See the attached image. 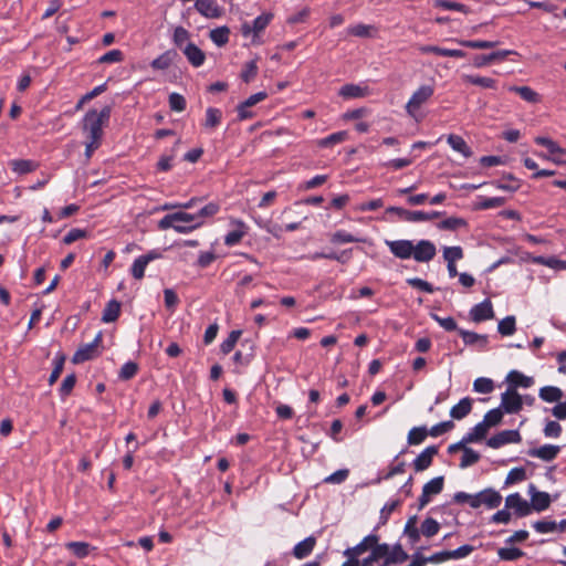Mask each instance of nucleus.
Returning a JSON list of instances; mask_svg holds the SVG:
<instances>
[{"label": "nucleus", "instance_id": "obj_1", "mask_svg": "<svg viewBox=\"0 0 566 566\" xmlns=\"http://www.w3.org/2000/svg\"><path fill=\"white\" fill-rule=\"evenodd\" d=\"M202 224L203 221L199 220L198 213L178 211L161 218L158 222V228L160 230L174 229L178 233L187 234Z\"/></svg>", "mask_w": 566, "mask_h": 566}, {"label": "nucleus", "instance_id": "obj_2", "mask_svg": "<svg viewBox=\"0 0 566 566\" xmlns=\"http://www.w3.org/2000/svg\"><path fill=\"white\" fill-rule=\"evenodd\" d=\"M453 501L458 504L468 503L472 509H479L484 505L489 510L496 509L501 505L502 495L499 491L488 488L475 494H469L465 492H457L453 495Z\"/></svg>", "mask_w": 566, "mask_h": 566}, {"label": "nucleus", "instance_id": "obj_3", "mask_svg": "<svg viewBox=\"0 0 566 566\" xmlns=\"http://www.w3.org/2000/svg\"><path fill=\"white\" fill-rule=\"evenodd\" d=\"M111 112L109 105L104 106L99 112L94 108L86 112L82 120L86 139L102 142L103 127L108 123Z\"/></svg>", "mask_w": 566, "mask_h": 566}, {"label": "nucleus", "instance_id": "obj_4", "mask_svg": "<svg viewBox=\"0 0 566 566\" xmlns=\"http://www.w3.org/2000/svg\"><path fill=\"white\" fill-rule=\"evenodd\" d=\"M273 19L272 13H262L258 15L251 23L243 22L241 25V34L244 38L251 36V43L255 45L262 44L260 34L266 29Z\"/></svg>", "mask_w": 566, "mask_h": 566}, {"label": "nucleus", "instance_id": "obj_5", "mask_svg": "<svg viewBox=\"0 0 566 566\" xmlns=\"http://www.w3.org/2000/svg\"><path fill=\"white\" fill-rule=\"evenodd\" d=\"M387 213L396 214L399 220L406 221V222H423V221H430L436 218H439L443 214V212L440 211H411L407 210L401 207H388L386 210Z\"/></svg>", "mask_w": 566, "mask_h": 566}, {"label": "nucleus", "instance_id": "obj_6", "mask_svg": "<svg viewBox=\"0 0 566 566\" xmlns=\"http://www.w3.org/2000/svg\"><path fill=\"white\" fill-rule=\"evenodd\" d=\"M433 93L434 88L432 85H421L418 87L407 102L406 112L410 116L416 117L420 107L431 98Z\"/></svg>", "mask_w": 566, "mask_h": 566}, {"label": "nucleus", "instance_id": "obj_7", "mask_svg": "<svg viewBox=\"0 0 566 566\" xmlns=\"http://www.w3.org/2000/svg\"><path fill=\"white\" fill-rule=\"evenodd\" d=\"M535 143L545 147L549 153V156L538 154L539 157L551 160L556 165L566 164V160L563 159V156L566 155V149L560 147L555 140L549 137L537 136Z\"/></svg>", "mask_w": 566, "mask_h": 566}, {"label": "nucleus", "instance_id": "obj_8", "mask_svg": "<svg viewBox=\"0 0 566 566\" xmlns=\"http://www.w3.org/2000/svg\"><path fill=\"white\" fill-rule=\"evenodd\" d=\"M164 256L163 251L160 249H153L147 253L139 255L136 258L130 268V274L136 280H142L145 276L146 266L155 261L159 260Z\"/></svg>", "mask_w": 566, "mask_h": 566}, {"label": "nucleus", "instance_id": "obj_9", "mask_svg": "<svg viewBox=\"0 0 566 566\" xmlns=\"http://www.w3.org/2000/svg\"><path fill=\"white\" fill-rule=\"evenodd\" d=\"M413 249L411 258L421 263L430 262L437 254L434 243L426 239L419 240L416 244L413 243Z\"/></svg>", "mask_w": 566, "mask_h": 566}, {"label": "nucleus", "instance_id": "obj_10", "mask_svg": "<svg viewBox=\"0 0 566 566\" xmlns=\"http://www.w3.org/2000/svg\"><path fill=\"white\" fill-rule=\"evenodd\" d=\"M443 483V476H436L423 485L422 493L418 500V510H422L430 502L431 495H437L442 492Z\"/></svg>", "mask_w": 566, "mask_h": 566}, {"label": "nucleus", "instance_id": "obj_11", "mask_svg": "<svg viewBox=\"0 0 566 566\" xmlns=\"http://www.w3.org/2000/svg\"><path fill=\"white\" fill-rule=\"evenodd\" d=\"M385 243L388 247L390 253L400 260L410 259L415 250L412 240H386Z\"/></svg>", "mask_w": 566, "mask_h": 566}, {"label": "nucleus", "instance_id": "obj_12", "mask_svg": "<svg viewBox=\"0 0 566 566\" xmlns=\"http://www.w3.org/2000/svg\"><path fill=\"white\" fill-rule=\"evenodd\" d=\"M500 408L505 413H517L523 408V400L521 395L516 390L509 388L501 395Z\"/></svg>", "mask_w": 566, "mask_h": 566}, {"label": "nucleus", "instance_id": "obj_13", "mask_svg": "<svg viewBox=\"0 0 566 566\" xmlns=\"http://www.w3.org/2000/svg\"><path fill=\"white\" fill-rule=\"evenodd\" d=\"M522 437L518 430H503L488 439L486 444L492 449H499L509 443H520Z\"/></svg>", "mask_w": 566, "mask_h": 566}, {"label": "nucleus", "instance_id": "obj_14", "mask_svg": "<svg viewBox=\"0 0 566 566\" xmlns=\"http://www.w3.org/2000/svg\"><path fill=\"white\" fill-rule=\"evenodd\" d=\"M101 340L102 335L97 334L91 343L81 346L73 355V363L81 364L96 357L98 355L97 346Z\"/></svg>", "mask_w": 566, "mask_h": 566}, {"label": "nucleus", "instance_id": "obj_15", "mask_svg": "<svg viewBox=\"0 0 566 566\" xmlns=\"http://www.w3.org/2000/svg\"><path fill=\"white\" fill-rule=\"evenodd\" d=\"M232 229L224 235V244L227 247L237 245L248 233V226L240 219H231Z\"/></svg>", "mask_w": 566, "mask_h": 566}, {"label": "nucleus", "instance_id": "obj_16", "mask_svg": "<svg viewBox=\"0 0 566 566\" xmlns=\"http://www.w3.org/2000/svg\"><path fill=\"white\" fill-rule=\"evenodd\" d=\"M505 507L514 510V513L518 517H524L531 514L530 503L517 492L506 496Z\"/></svg>", "mask_w": 566, "mask_h": 566}, {"label": "nucleus", "instance_id": "obj_17", "mask_svg": "<svg viewBox=\"0 0 566 566\" xmlns=\"http://www.w3.org/2000/svg\"><path fill=\"white\" fill-rule=\"evenodd\" d=\"M193 7L207 19H218L223 14L222 7L214 0H196Z\"/></svg>", "mask_w": 566, "mask_h": 566}, {"label": "nucleus", "instance_id": "obj_18", "mask_svg": "<svg viewBox=\"0 0 566 566\" xmlns=\"http://www.w3.org/2000/svg\"><path fill=\"white\" fill-rule=\"evenodd\" d=\"M494 317V311L492 302L485 298L479 304H475L470 310V318L475 323H481Z\"/></svg>", "mask_w": 566, "mask_h": 566}, {"label": "nucleus", "instance_id": "obj_19", "mask_svg": "<svg viewBox=\"0 0 566 566\" xmlns=\"http://www.w3.org/2000/svg\"><path fill=\"white\" fill-rule=\"evenodd\" d=\"M528 494L531 496V511L542 512L549 507L551 496L547 492L537 491L534 484H530Z\"/></svg>", "mask_w": 566, "mask_h": 566}, {"label": "nucleus", "instance_id": "obj_20", "mask_svg": "<svg viewBox=\"0 0 566 566\" xmlns=\"http://www.w3.org/2000/svg\"><path fill=\"white\" fill-rule=\"evenodd\" d=\"M378 541H379V536L376 534V531L374 530V532H371L370 534L365 536L357 545H355L353 547H347L343 552V555H352V556H355L358 558L360 555H363L367 551L371 552L373 545L377 544Z\"/></svg>", "mask_w": 566, "mask_h": 566}, {"label": "nucleus", "instance_id": "obj_21", "mask_svg": "<svg viewBox=\"0 0 566 566\" xmlns=\"http://www.w3.org/2000/svg\"><path fill=\"white\" fill-rule=\"evenodd\" d=\"M438 453V447L429 446L421 451L420 454L412 461V467L416 472L427 470L431 464L433 457Z\"/></svg>", "mask_w": 566, "mask_h": 566}, {"label": "nucleus", "instance_id": "obj_22", "mask_svg": "<svg viewBox=\"0 0 566 566\" xmlns=\"http://www.w3.org/2000/svg\"><path fill=\"white\" fill-rule=\"evenodd\" d=\"M182 53L193 67H200L206 61L205 52L193 42H188L182 48Z\"/></svg>", "mask_w": 566, "mask_h": 566}, {"label": "nucleus", "instance_id": "obj_23", "mask_svg": "<svg viewBox=\"0 0 566 566\" xmlns=\"http://www.w3.org/2000/svg\"><path fill=\"white\" fill-rule=\"evenodd\" d=\"M559 451V446L544 444L539 448L530 449L528 455L549 462L557 458Z\"/></svg>", "mask_w": 566, "mask_h": 566}, {"label": "nucleus", "instance_id": "obj_24", "mask_svg": "<svg viewBox=\"0 0 566 566\" xmlns=\"http://www.w3.org/2000/svg\"><path fill=\"white\" fill-rule=\"evenodd\" d=\"M459 335L461 336L463 343L467 346H479L481 349H484L489 344V337L484 334H478L475 332H470L465 329H458Z\"/></svg>", "mask_w": 566, "mask_h": 566}, {"label": "nucleus", "instance_id": "obj_25", "mask_svg": "<svg viewBox=\"0 0 566 566\" xmlns=\"http://www.w3.org/2000/svg\"><path fill=\"white\" fill-rule=\"evenodd\" d=\"M316 545V538L308 536L303 541L298 542L292 549V554L297 559H304L308 557L314 551Z\"/></svg>", "mask_w": 566, "mask_h": 566}, {"label": "nucleus", "instance_id": "obj_26", "mask_svg": "<svg viewBox=\"0 0 566 566\" xmlns=\"http://www.w3.org/2000/svg\"><path fill=\"white\" fill-rule=\"evenodd\" d=\"M418 50L423 54L433 53V54H437L440 56H449V57H458V59L465 56V52L462 50L444 49V48H440L437 45H420L418 48Z\"/></svg>", "mask_w": 566, "mask_h": 566}, {"label": "nucleus", "instance_id": "obj_27", "mask_svg": "<svg viewBox=\"0 0 566 566\" xmlns=\"http://www.w3.org/2000/svg\"><path fill=\"white\" fill-rule=\"evenodd\" d=\"M506 381L511 390H516L517 387L528 388L534 382L532 377L525 376L518 370H511L506 376Z\"/></svg>", "mask_w": 566, "mask_h": 566}, {"label": "nucleus", "instance_id": "obj_28", "mask_svg": "<svg viewBox=\"0 0 566 566\" xmlns=\"http://www.w3.org/2000/svg\"><path fill=\"white\" fill-rule=\"evenodd\" d=\"M417 520L418 518L416 515L410 516L407 520L405 527H403V536L407 537L408 543L411 546H415L420 541V536L422 535L420 527L417 526Z\"/></svg>", "mask_w": 566, "mask_h": 566}, {"label": "nucleus", "instance_id": "obj_29", "mask_svg": "<svg viewBox=\"0 0 566 566\" xmlns=\"http://www.w3.org/2000/svg\"><path fill=\"white\" fill-rule=\"evenodd\" d=\"M177 52L175 50H167L156 59H154L150 63V66L154 70L165 71L169 69V66L174 63L177 57Z\"/></svg>", "mask_w": 566, "mask_h": 566}, {"label": "nucleus", "instance_id": "obj_30", "mask_svg": "<svg viewBox=\"0 0 566 566\" xmlns=\"http://www.w3.org/2000/svg\"><path fill=\"white\" fill-rule=\"evenodd\" d=\"M447 142L454 151L461 154L463 157L469 158L472 156V150L463 137L450 134Z\"/></svg>", "mask_w": 566, "mask_h": 566}, {"label": "nucleus", "instance_id": "obj_31", "mask_svg": "<svg viewBox=\"0 0 566 566\" xmlns=\"http://www.w3.org/2000/svg\"><path fill=\"white\" fill-rule=\"evenodd\" d=\"M538 397L545 402L558 403L564 397V391L555 386H545L539 389Z\"/></svg>", "mask_w": 566, "mask_h": 566}, {"label": "nucleus", "instance_id": "obj_32", "mask_svg": "<svg viewBox=\"0 0 566 566\" xmlns=\"http://www.w3.org/2000/svg\"><path fill=\"white\" fill-rule=\"evenodd\" d=\"M338 94L344 98H359L368 94V87L357 84H345L340 87Z\"/></svg>", "mask_w": 566, "mask_h": 566}, {"label": "nucleus", "instance_id": "obj_33", "mask_svg": "<svg viewBox=\"0 0 566 566\" xmlns=\"http://www.w3.org/2000/svg\"><path fill=\"white\" fill-rule=\"evenodd\" d=\"M409 558V555L402 549L399 543L390 547V555L388 559H385L379 566H390L395 564H401Z\"/></svg>", "mask_w": 566, "mask_h": 566}, {"label": "nucleus", "instance_id": "obj_34", "mask_svg": "<svg viewBox=\"0 0 566 566\" xmlns=\"http://www.w3.org/2000/svg\"><path fill=\"white\" fill-rule=\"evenodd\" d=\"M472 410V400L469 397L462 398L455 406L450 410V416L453 419L461 420L467 417Z\"/></svg>", "mask_w": 566, "mask_h": 566}, {"label": "nucleus", "instance_id": "obj_35", "mask_svg": "<svg viewBox=\"0 0 566 566\" xmlns=\"http://www.w3.org/2000/svg\"><path fill=\"white\" fill-rule=\"evenodd\" d=\"M120 314V303L117 300H111L107 302L102 313L103 323L115 322Z\"/></svg>", "mask_w": 566, "mask_h": 566}, {"label": "nucleus", "instance_id": "obj_36", "mask_svg": "<svg viewBox=\"0 0 566 566\" xmlns=\"http://www.w3.org/2000/svg\"><path fill=\"white\" fill-rule=\"evenodd\" d=\"M509 91L518 94L522 99L532 104L541 101L539 94L530 86H510Z\"/></svg>", "mask_w": 566, "mask_h": 566}, {"label": "nucleus", "instance_id": "obj_37", "mask_svg": "<svg viewBox=\"0 0 566 566\" xmlns=\"http://www.w3.org/2000/svg\"><path fill=\"white\" fill-rule=\"evenodd\" d=\"M376 28L374 25L357 23L347 28V33L357 38H373L375 35Z\"/></svg>", "mask_w": 566, "mask_h": 566}, {"label": "nucleus", "instance_id": "obj_38", "mask_svg": "<svg viewBox=\"0 0 566 566\" xmlns=\"http://www.w3.org/2000/svg\"><path fill=\"white\" fill-rule=\"evenodd\" d=\"M462 80L465 83L481 86L484 88H495V86H496V81L492 77H486V76L465 74L462 76Z\"/></svg>", "mask_w": 566, "mask_h": 566}, {"label": "nucleus", "instance_id": "obj_39", "mask_svg": "<svg viewBox=\"0 0 566 566\" xmlns=\"http://www.w3.org/2000/svg\"><path fill=\"white\" fill-rule=\"evenodd\" d=\"M230 29L226 25L216 28L210 31V40L219 48L226 45L229 42Z\"/></svg>", "mask_w": 566, "mask_h": 566}, {"label": "nucleus", "instance_id": "obj_40", "mask_svg": "<svg viewBox=\"0 0 566 566\" xmlns=\"http://www.w3.org/2000/svg\"><path fill=\"white\" fill-rule=\"evenodd\" d=\"M488 427L483 423V421L476 423L469 432H467L464 437V442L472 443L480 441L486 437Z\"/></svg>", "mask_w": 566, "mask_h": 566}, {"label": "nucleus", "instance_id": "obj_41", "mask_svg": "<svg viewBox=\"0 0 566 566\" xmlns=\"http://www.w3.org/2000/svg\"><path fill=\"white\" fill-rule=\"evenodd\" d=\"M428 434L427 427H413L408 432L407 442L409 446H418L426 440Z\"/></svg>", "mask_w": 566, "mask_h": 566}, {"label": "nucleus", "instance_id": "obj_42", "mask_svg": "<svg viewBox=\"0 0 566 566\" xmlns=\"http://www.w3.org/2000/svg\"><path fill=\"white\" fill-rule=\"evenodd\" d=\"M437 227L440 230L455 231L460 228L468 227V222L465 219L460 217H449L439 222Z\"/></svg>", "mask_w": 566, "mask_h": 566}, {"label": "nucleus", "instance_id": "obj_43", "mask_svg": "<svg viewBox=\"0 0 566 566\" xmlns=\"http://www.w3.org/2000/svg\"><path fill=\"white\" fill-rule=\"evenodd\" d=\"M401 504V501L400 500H391L389 502H387L382 509L380 510V514H379V522L377 524V526L375 527V531H377L380 526L385 525L389 517H390V514Z\"/></svg>", "mask_w": 566, "mask_h": 566}, {"label": "nucleus", "instance_id": "obj_44", "mask_svg": "<svg viewBox=\"0 0 566 566\" xmlns=\"http://www.w3.org/2000/svg\"><path fill=\"white\" fill-rule=\"evenodd\" d=\"M347 136H348V134L345 130L336 132V133L328 135L327 137L319 139L317 142V145L321 148H328L336 144H340V143L345 142Z\"/></svg>", "mask_w": 566, "mask_h": 566}, {"label": "nucleus", "instance_id": "obj_45", "mask_svg": "<svg viewBox=\"0 0 566 566\" xmlns=\"http://www.w3.org/2000/svg\"><path fill=\"white\" fill-rule=\"evenodd\" d=\"M222 119V112L216 107H208L206 111V119L203 126L213 129L220 125Z\"/></svg>", "mask_w": 566, "mask_h": 566}, {"label": "nucleus", "instance_id": "obj_46", "mask_svg": "<svg viewBox=\"0 0 566 566\" xmlns=\"http://www.w3.org/2000/svg\"><path fill=\"white\" fill-rule=\"evenodd\" d=\"M516 331V319L515 316L509 315L501 319L497 324V332L502 336H511Z\"/></svg>", "mask_w": 566, "mask_h": 566}, {"label": "nucleus", "instance_id": "obj_47", "mask_svg": "<svg viewBox=\"0 0 566 566\" xmlns=\"http://www.w3.org/2000/svg\"><path fill=\"white\" fill-rule=\"evenodd\" d=\"M331 242L334 244H344L352 242H365V239L355 237L345 230H338L332 234Z\"/></svg>", "mask_w": 566, "mask_h": 566}, {"label": "nucleus", "instance_id": "obj_48", "mask_svg": "<svg viewBox=\"0 0 566 566\" xmlns=\"http://www.w3.org/2000/svg\"><path fill=\"white\" fill-rule=\"evenodd\" d=\"M421 534L428 538L433 537L440 531V524L433 517H427L420 525Z\"/></svg>", "mask_w": 566, "mask_h": 566}, {"label": "nucleus", "instance_id": "obj_49", "mask_svg": "<svg viewBox=\"0 0 566 566\" xmlns=\"http://www.w3.org/2000/svg\"><path fill=\"white\" fill-rule=\"evenodd\" d=\"M258 227L262 230H265L268 233L272 234L276 239H281L284 228L277 223L272 222L271 220H255Z\"/></svg>", "mask_w": 566, "mask_h": 566}, {"label": "nucleus", "instance_id": "obj_50", "mask_svg": "<svg viewBox=\"0 0 566 566\" xmlns=\"http://www.w3.org/2000/svg\"><path fill=\"white\" fill-rule=\"evenodd\" d=\"M370 555L373 556L375 562L382 563L385 559H388V557L390 555V545L387 543L380 544L378 541L377 544L373 545Z\"/></svg>", "mask_w": 566, "mask_h": 566}, {"label": "nucleus", "instance_id": "obj_51", "mask_svg": "<svg viewBox=\"0 0 566 566\" xmlns=\"http://www.w3.org/2000/svg\"><path fill=\"white\" fill-rule=\"evenodd\" d=\"M505 203L503 197H480V201L476 205L479 210H489L502 207Z\"/></svg>", "mask_w": 566, "mask_h": 566}, {"label": "nucleus", "instance_id": "obj_52", "mask_svg": "<svg viewBox=\"0 0 566 566\" xmlns=\"http://www.w3.org/2000/svg\"><path fill=\"white\" fill-rule=\"evenodd\" d=\"M66 548L70 549L77 558H84L88 556L91 552V545L86 542H69Z\"/></svg>", "mask_w": 566, "mask_h": 566}, {"label": "nucleus", "instance_id": "obj_53", "mask_svg": "<svg viewBox=\"0 0 566 566\" xmlns=\"http://www.w3.org/2000/svg\"><path fill=\"white\" fill-rule=\"evenodd\" d=\"M434 7L441 8L444 10L459 11V12H463L465 14L470 12L469 7H467L463 3L455 2L453 0H436Z\"/></svg>", "mask_w": 566, "mask_h": 566}, {"label": "nucleus", "instance_id": "obj_54", "mask_svg": "<svg viewBox=\"0 0 566 566\" xmlns=\"http://www.w3.org/2000/svg\"><path fill=\"white\" fill-rule=\"evenodd\" d=\"M190 33L184 27H176L172 34L174 44L182 50V48L190 42Z\"/></svg>", "mask_w": 566, "mask_h": 566}, {"label": "nucleus", "instance_id": "obj_55", "mask_svg": "<svg viewBox=\"0 0 566 566\" xmlns=\"http://www.w3.org/2000/svg\"><path fill=\"white\" fill-rule=\"evenodd\" d=\"M503 413L504 412L500 407L491 409L484 415L482 421L489 429L490 427L497 426L502 421Z\"/></svg>", "mask_w": 566, "mask_h": 566}, {"label": "nucleus", "instance_id": "obj_56", "mask_svg": "<svg viewBox=\"0 0 566 566\" xmlns=\"http://www.w3.org/2000/svg\"><path fill=\"white\" fill-rule=\"evenodd\" d=\"M524 555V552L517 547H501L497 551V556L502 560H516Z\"/></svg>", "mask_w": 566, "mask_h": 566}, {"label": "nucleus", "instance_id": "obj_57", "mask_svg": "<svg viewBox=\"0 0 566 566\" xmlns=\"http://www.w3.org/2000/svg\"><path fill=\"white\" fill-rule=\"evenodd\" d=\"M473 390L480 394H490L494 390V382L491 378L479 377L473 382Z\"/></svg>", "mask_w": 566, "mask_h": 566}, {"label": "nucleus", "instance_id": "obj_58", "mask_svg": "<svg viewBox=\"0 0 566 566\" xmlns=\"http://www.w3.org/2000/svg\"><path fill=\"white\" fill-rule=\"evenodd\" d=\"M463 258V250L460 245L446 247L443 249V259L447 263H455Z\"/></svg>", "mask_w": 566, "mask_h": 566}, {"label": "nucleus", "instance_id": "obj_59", "mask_svg": "<svg viewBox=\"0 0 566 566\" xmlns=\"http://www.w3.org/2000/svg\"><path fill=\"white\" fill-rule=\"evenodd\" d=\"M563 432V428L556 420H546L543 428V433L546 438H559Z\"/></svg>", "mask_w": 566, "mask_h": 566}, {"label": "nucleus", "instance_id": "obj_60", "mask_svg": "<svg viewBox=\"0 0 566 566\" xmlns=\"http://www.w3.org/2000/svg\"><path fill=\"white\" fill-rule=\"evenodd\" d=\"M480 460V454L473 449L467 447L463 450V455L461 458L460 468L465 469L475 464Z\"/></svg>", "mask_w": 566, "mask_h": 566}, {"label": "nucleus", "instance_id": "obj_61", "mask_svg": "<svg viewBox=\"0 0 566 566\" xmlns=\"http://www.w3.org/2000/svg\"><path fill=\"white\" fill-rule=\"evenodd\" d=\"M258 64L256 60H251L247 62L241 72V78L245 83H250L258 74Z\"/></svg>", "mask_w": 566, "mask_h": 566}, {"label": "nucleus", "instance_id": "obj_62", "mask_svg": "<svg viewBox=\"0 0 566 566\" xmlns=\"http://www.w3.org/2000/svg\"><path fill=\"white\" fill-rule=\"evenodd\" d=\"M241 334V331H232L228 335V337L220 345V350L222 352V354H229L230 352H232Z\"/></svg>", "mask_w": 566, "mask_h": 566}, {"label": "nucleus", "instance_id": "obj_63", "mask_svg": "<svg viewBox=\"0 0 566 566\" xmlns=\"http://www.w3.org/2000/svg\"><path fill=\"white\" fill-rule=\"evenodd\" d=\"M169 107L174 112H182L186 109V98L179 93H171L168 97Z\"/></svg>", "mask_w": 566, "mask_h": 566}, {"label": "nucleus", "instance_id": "obj_64", "mask_svg": "<svg viewBox=\"0 0 566 566\" xmlns=\"http://www.w3.org/2000/svg\"><path fill=\"white\" fill-rule=\"evenodd\" d=\"M138 371V365L132 360L125 363L118 374L122 380H129L136 376Z\"/></svg>", "mask_w": 566, "mask_h": 566}]
</instances>
